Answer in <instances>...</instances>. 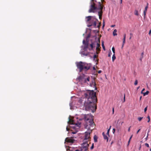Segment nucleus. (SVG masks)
Wrapping results in <instances>:
<instances>
[{"label":"nucleus","instance_id":"f257e3e1","mask_svg":"<svg viewBox=\"0 0 151 151\" xmlns=\"http://www.w3.org/2000/svg\"><path fill=\"white\" fill-rule=\"evenodd\" d=\"M83 109L86 111H91L94 113L96 109V103L97 101L96 93L92 91H88L84 93Z\"/></svg>","mask_w":151,"mask_h":151},{"label":"nucleus","instance_id":"f03ea898","mask_svg":"<svg viewBox=\"0 0 151 151\" xmlns=\"http://www.w3.org/2000/svg\"><path fill=\"white\" fill-rule=\"evenodd\" d=\"M83 119L86 121V124L85 125V127L88 129V132H86L85 133L84 138L83 140L90 141L91 139L90 133L91 132L92 130L93 129V128L95 124L93 122V119L92 118L91 116L89 114H84L83 115Z\"/></svg>","mask_w":151,"mask_h":151},{"label":"nucleus","instance_id":"7ed1b4c3","mask_svg":"<svg viewBox=\"0 0 151 151\" xmlns=\"http://www.w3.org/2000/svg\"><path fill=\"white\" fill-rule=\"evenodd\" d=\"M103 5L101 2H97L94 0H91L90 3V9L88 11L89 13H95L98 11L99 19H102Z\"/></svg>","mask_w":151,"mask_h":151},{"label":"nucleus","instance_id":"20e7f679","mask_svg":"<svg viewBox=\"0 0 151 151\" xmlns=\"http://www.w3.org/2000/svg\"><path fill=\"white\" fill-rule=\"evenodd\" d=\"M76 65L77 68L79 69L80 72H81L83 70L85 71L88 70L91 66L90 64H87L81 61L77 63Z\"/></svg>","mask_w":151,"mask_h":151},{"label":"nucleus","instance_id":"39448f33","mask_svg":"<svg viewBox=\"0 0 151 151\" xmlns=\"http://www.w3.org/2000/svg\"><path fill=\"white\" fill-rule=\"evenodd\" d=\"M90 77L85 75H83L82 76L78 77L77 79L80 82H82L84 83H88V82L90 81Z\"/></svg>","mask_w":151,"mask_h":151},{"label":"nucleus","instance_id":"423d86ee","mask_svg":"<svg viewBox=\"0 0 151 151\" xmlns=\"http://www.w3.org/2000/svg\"><path fill=\"white\" fill-rule=\"evenodd\" d=\"M83 143L82 144L81 149V151H88V147L89 144L90 143V141H84L83 140Z\"/></svg>","mask_w":151,"mask_h":151},{"label":"nucleus","instance_id":"0eeeda50","mask_svg":"<svg viewBox=\"0 0 151 151\" xmlns=\"http://www.w3.org/2000/svg\"><path fill=\"white\" fill-rule=\"evenodd\" d=\"M87 19V22H89L90 20L92 21L93 22L91 24V26H93L94 27H96V22L97 20L96 19L93 18V17L91 16H88L86 17Z\"/></svg>","mask_w":151,"mask_h":151},{"label":"nucleus","instance_id":"6e6552de","mask_svg":"<svg viewBox=\"0 0 151 151\" xmlns=\"http://www.w3.org/2000/svg\"><path fill=\"white\" fill-rule=\"evenodd\" d=\"M75 141V140L73 139V137H67L65 139V142L71 144L74 143Z\"/></svg>","mask_w":151,"mask_h":151},{"label":"nucleus","instance_id":"1a4fd4ad","mask_svg":"<svg viewBox=\"0 0 151 151\" xmlns=\"http://www.w3.org/2000/svg\"><path fill=\"white\" fill-rule=\"evenodd\" d=\"M83 44L84 45L83 47V50L85 51H86L87 48H88V42H86L85 40H83Z\"/></svg>","mask_w":151,"mask_h":151},{"label":"nucleus","instance_id":"9d476101","mask_svg":"<svg viewBox=\"0 0 151 151\" xmlns=\"http://www.w3.org/2000/svg\"><path fill=\"white\" fill-rule=\"evenodd\" d=\"M100 40H99V42H96V53L97 54H98L99 53V52L100 51Z\"/></svg>","mask_w":151,"mask_h":151},{"label":"nucleus","instance_id":"9b49d317","mask_svg":"<svg viewBox=\"0 0 151 151\" xmlns=\"http://www.w3.org/2000/svg\"><path fill=\"white\" fill-rule=\"evenodd\" d=\"M148 8V3H147V6L145 7V9H144V11L143 12V14L144 16V17H145L146 15V13L147 12V9Z\"/></svg>","mask_w":151,"mask_h":151},{"label":"nucleus","instance_id":"f8f14e48","mask_svg":"<svg viewBox=\"0 0 151 151\" xmlns=\"http://www.w3.org/2000/svg\"><path fill=\"white\" fill-rule=\"evenodd\" d=\"M86 51H83L81 52V54L85 56H87L89 54V52H86Z\"/></svg>","mask_w":151,"mask_h":151},{"label":"nucleus","instance_id":"ddd939ff","mask_svg":"<svg viewBox=\"0 0 151 151\" xmlns=\"http://www.w3.org/2000/svg\"><path fill=\"white\" fill-rule=\"evenodd\" d=\"M90 47L88 48V49L89 50H93V49L95 47V46H93V44H92L90 45Z\"/></svg>","mask_w":151,"mask_h":151},{"label":"nucleus","instance_id":"4468645a","mask_svg":"<svg viewBox=\"0 0 151 151\" xmlns=\"http://www.w3.org/2000/svg\"><path fill=\"white\" fill-rule=\"evenodd\" d=\"M90 84L91 86H94V87H96V84L95 82L94 79L93 80L91 83H90Z\"/></svg>","mask_w":151,"mask_h":151},{"label":"nucleus","instance_id":"2eb2a0df","mask_svg":"<svg viewBox=\"0 0 151 151\" xmlns=\"http://www.w3.org/2000/svg\"><path fill=\"white\" fill-rule=\"evenodd\" d=\"M102 135L103 136L104 138V139H106L107 140V142L108 140V137L105 134L104 132H103L102 133Z\"/></svg>","mask_w":151,"mask_h":151},{"label":"nucleus","instance_id":"dca6fc26","mask_svg":"<svg viewBox=\"0 0 151 151\" xmlns=\"http://www.w3.org/2000/svg\"><path fill=\"white\" fill-rule=\"evenodd\" d=\"M69 121L68 122V123L70 124H74V123H73L74 122H73V120L72 119H70V117H69Z\"/></svg>","mask_w":151,"mask_h":151},{"label":"nucleus","instance_id":"f3484780","mask_svg":"<svg viewBox=\"0 0 151 151\" xmlns=\"http://www.w3.org/2000/svg\"><path fill=\"white\" fill-rule=\"evenodd\" d=\"M97 138H98V137L96 135L94 136V137H93V139H94V142H97Z\"/></svg>","mask_w":151,"mask_h":151},{"label":"nucleus","instance_id":"a211bd4d","mask_svg":"<svg viewBox=\"0 0 151 151\" xmlns=\"http://www.w3.org/2000/svg\"><path fill=\"white\" fill-rule=\"evenodd\" d=\"M117 31L116 29H115L114 30V31L113 32V35L114 36H115L117 35V34L116 33Z\"/></svg>","mask_w":151,"mask_h":151},{"label":"nucleus","instance_id":"6ab92c4d","mask_svg":"<svg viewBox=\"0 0 151 151\" xmlns=\"http://www.w3.org/2000/svg\"><path fill=\"white\" fill-rule=\"evenodd\" d=\"M134 14L136 16H138L139 13L138 11L137 10H135L134 12Z\"/></svg>","mask_w":151,"mask_h":151},{"label":"nucleus","instance_id":"aec40b11","mask_svg":"<svg viewBox=\"0 0 151 151\" xmlns=\"http://www.w3.org/2000/svg\"><path fill=\"white\" fill-rule=\"evenodd\" d=\"M126 34H125L124 35V38L123 39V43L124 44L125 43V39H126Z\"/></svg>","mask_w":151,"mask_h":151},{"label":"nucleus","instance_id":"412c9836","mask_svg":"<svg viewBox=\"0 0 151 151\" xmlns=\"http://www.w3.org/2000/svg\"><path fill=\"white\" fill-rule=\"evenodd\" d=\"M116 59V57L115 56V54H114L112 57V60L113 61H114Z\"/></svg>","mask_w":151,"mask_h":151},{"label":"nucleus","instance_id":"4be33fe9","mask_svg":"<svg viewBox=\"0 0 151 151\" xmlns=\"http://www.w3.org/2000/svg\"><path fill=\"white\" fill-rule=\"evenodd\" d=\"M102 47H103L104 50H105V47L104 46V42H102Z\"/></svg>","mask_w":151,"mask_h":151},{"label":"nucleus","instance_id":"5701e85b","mask_svg":"<svg viewBox=\"0 0 151 151\" xmlns=\"http://www.w3.org/2000/svg\"><path fill=\"white\" fill-rule=\"evenodd\" d=\"M149 93V91H147L146 92H145V93H143V96H145V95L148 94Z\"/></svg>","mask_w":151,"mask_h":151},{"label":"nucleus","instance_id":"b1692460","mask_svg":"<svg viewBox=\"0 0 151 151\" xmlns=\"http://www.w3.org/2000/svg\"><path fill=\"white\" fill-rule=\"evenodd\" d=\"M147 118L148 119V121H147L148 122H149L150 121V118L149 116H147Z\"/></svg>","mask_w":151,"mask_h":151},{"label":"nucleus","instance_id":"393cba45","mask_svg":"<svg viewBox=\"0 0 151 151\" xmlns=\"http://www.w3.org/2000/svg\"><path fill=\"white\" fill-rule=\"evenodd\" d=\"M112 50L114 54H115V49L114 47H112Z\"/></svg>","mask_w":151,"mask_h":151},{"label":"nucleus","instance_id":"a878e982","mask_svg":"<svg viewBox=\"0 0 151 151\" xmlns=\"http://www.w3.org/2000/svg\"><path fill=\"white\" fill-rule=\"evenodd\" d=\"M137 83H138V81H137V80H135V81L134 84L135 85H137Z\"/></svg>","mask_w":151,"mask_h":151},{"label":"nucleus","instance_id":"bb28decb","mask_svg":"<svg viewBox=\"0 0 151 151\" xmlns=\"http://www.w3.org/2000/svg\"><path fill=\"white\" fill-rule=\"evenodd\" d=\"M142 118H143L142 117H138V120L139 121H140L142 119Z\"/></svg>","mask_w":151,"mask_h":151},{"label":"nucleus","instance_id":"cd10ccee","mask_svg":"<svg viewBox=\"0 0 151 151\" xmlns=\"http://www.w3.org/2000/svg\"><path fill=\"white\" fill-rule=\"evenodd\" d=\"M93 147H94V144H93V143L91 146V149L92 150L93 148Z\"/></svg>","mask_w":151,"mask_h":151},{"label":"nucleus","instance_id":"c85d7f7f","mask_svg":"<svg viewBox=\"0 0 151 151\" xmlns=\"http://www.w3.org/2000/svg\"><path fill=\"white\" fill-rule=\"evenodd\" d=\"M110 130L109 129H108L107 130V134L109 136V132Z\"/></svg>","mask_w":151,"mask_h":151},{"label":"nucleus","instance_id":"c756f323","mask_svg":"<svg viewBox=\"0 0 151 151\" xmlns=\"http://www.w3.org/2000/svg\"><path fill=\"white\" fill-rule=\"evenodd\" d=\"M143 55H144V52H142L141 54V57H142V58H143Z\"/></svg>","mask_w":151,"mask_h":151},{"label":"nucleus","instance_id":"7c9ffc66","mask_svg":"<svg viewBox=\"0 0 151 151\" xmlns=\"http://www.w3.org/2000/svg\"><path fill=\"white\" fill-rule=\"evenodd\" d=\"M97 55H96L95 54V55H93V58L94 59H95V58H97Z\"/></svg>","mask_w":151,"mask_h":151},{"label":"nucleus","instance_id":"2f4dec72","mask_svg":"<svg viewBox=\"0 0 151 151\" xmlns=\"http://www.w3.org/2000/svg\"><path fill=\"white\" fill-rule=\"evenodd\" d=\"M145 146H146V147H149V145L147 143H145Z\"/></svg>","mask_w":151,"mask_h":151},{"label":"nucleus","instance_id":"473e14b6","mask_svg":"<svg viewBox=\"0 0 151 151\" xmlns=\"http://www.w3.org/2000/svg\"><path fill=\"white\" fill-rule=\"evenodd\" d=\"M147 106L146 107L145 109H144V112H145L146 111H147Z\"/></svg>","mask_w":151,"mask_h":151},{"label":"nucleus","instance_id":"72a5a7b5","mask_svg":"<svg viewBox=\"0 0 151 151\" xmlns=\"http://www.w3.org/2000/svg\"><path fill=\"white\" fill-rule=\"evenodd\" d=\"M96 42H94L92 43V44H93V46H95V45L96 44Z\"/></svg>","mask_w":151,"mask_h":151},{"label":"nucleus","instance_id":"f704fd0d","mask_svg":"<svg viewBox=\"0 0 151 151\" xmlns=\"http://www.w3.org/2000/svg\"><path fill=\"white\" fill-rule=\"evenodd\" d=\"M111 53H109V54H108V57H110L111 56Z\"/></svg>","mask_w":151,"mask_h":151},{"label":"nucleus","instance_id":"c9c22d12","mask_svg":"<svg viewBox=\"0 0 151 151\" xmlns=\"http://www.w3.org/2000/svg\"><path fill=\"white\" fill-rule=\"evenodd\" d=\"M114 112V108L113 107L112 108V114H113Z\"/></svg>","mask_w":151,"mask_h":151},{"label":"nucleus","instance_id":"e433bc0d","mask_svg":"<svg viewBox=\"0 0 151 151\" xmlns=\"http://www.w3.org/2000/svg\"><path fill=\"white\" fill-rule=\"evenodd\" d=\"M131 126H130L129 128H128V131L129 132L130 131V128L131 127Z\"/></svg>","mask_w":151,"mask_h":151},{"label":"nucleus","instance_id":"4c0bfd02","mask_svg":"<svg viewBox=\"0 0 151 151\" xmlns=\"http://www.w3.org/2000/svg\"><path fill=\"white\" fill-rule=\"evenodd\" d=\"M113 133L114 134L115 131V129L114 128L113 129Z\"/></svg>","mask_w":151,"mask_h":151},{"label":"nucleus","instance_id":"58836bf2","mask_svg":"<svg viewBox=\"0 0 151 151\" xmlns=\"http://www.w3.org/2000/svg\"><path fill=\"white\" fill-rule=\"evenodd\" d=\"M125 94H124V102H125Z\"/></svg>","mask_w":151,"mask_h":151},{"label":"nucleus","instance_id":"ea45409f","mask_svg":"<svg viewBox=\"0 0 151 151\" xmlns=\"http://www.w3.org/2000/svg\"><path fill=\"white\" fill-rule=\"evenodd\" d=\"M151 34V29L150 30L149 33V34L150 35Z\"/></svg>","mask_w":151,"mask_h":151},{"label":"nucleus","instance_id":"a19ab883","mask_svg":"<svg viewBox=\"0 0 151 151\" xmlns=\"http://www.w3.org/2000/svg\"><path fill=\"white\" fill-rule=\"evenodd\" d=\"M101 70H99L98 71V73H101Z\"/></svg>","mask_w":151,"mask_h":151},{"label":"nucleus","instance_id":"79ce46f5","mask_svg":"<svg viewBox=\"0 0 151 151\" xmlns=\"http://www.w3.org/2000/svg\"><path fill=\"white\" fill-rule=\"evenodd\" d=\"M140 130V129H139L137 132V134H138Z\"/></svg>","mask_w":151,"mask_h":151},{"label":"nucleus","instance_id":"37998d69","mask_svg":"<svg viewBox=\"0 0 151 151\" xmlns=\"http://www.w3.org/2000/svg\"><path fill=\"white\" fill-rule=\"evenodd\" d=\"M132 136H133V135H132L131 136V137H130V138H129V139H130H130H131V138H132Z\"/></svg>","mask_w":151,"mask_h":151},{"label":"nucleus","instance_id":"c03bdc74","mask_svg":"<svg viewBox=\"0 0 151 151\" xmlns=\"http://www.w3.org/2000/svg\"><path fill=\"white\" fill-rule=\"evenodd\" d=\"M115 26V25H112L111 26V27H114Z\"/></svg>","mask_w":151,"mask_h":151},{"label":"nucleus","instance_id":"a18cd8bd","mask_svg":"<svg viewBox=\"0 0 151 151\" xmlns=\"http://www.w3.org/2000/svg\"><path fill=\"white\" fill-rule=\"evenodd\" d=\"M76 133V132H72V133H73V134H75Z\"/></svg>","mask_w":151,"mask_h":151},{"label":"nucleus","instance_id":"49530a36","mask_svg":"<svg viewBox=\"0 0 151 151\" xmlns=\"http://www.w3.org/2000/svg\"><path fill=\"white\" fill-rule=\"evenodd\" d=\"M145 88H144L142 89V91H144L145 90Z\"/></svg>","mask_w":151,"mask_h":151},{"label":"nucleus","instance_id":"de8ad7c7","mask_svg":"<svg viewBox=\"0 0 151 151\" xmlns=\"http://www.w3.org/2000/svg\"><path fill=\"white\" fill-rule=\"evenodd\" d=\"M66 130L67 131H68L69 130V129L68 128V127H66Z\"/></svg>","mask_w":151,"mask_h":151},{"label":"nucleus","instance_id":"09e8293b","mask_svg":"<svg viewBox=\"0 0 151 151\" xmlns=\"http://www.w3.org/2000/svg\"><path fill=\"white\" fill-rule=\"evenodd\" d=\"M101 1L102 3H103L104 2V0H101Z\"/></svg>","mask_w":151,"mask_h":151},{"label":"nucleus","instance_id":"8fccbe9b","mask_svg":"<svg viewBox=\"0 0 151 151\" xmlns=\"http://www.w3.org/2000/svg\"><path fill=\"white\" fill-rule=\"evenodd\" d=\"M142 98V96H141L140 97V98H139V100H140L141 99V98Z\"/></svg>","mask_w":151,"mask_h":151},{"label":"nucleus","instance_id":"3c124183","mask_svg":"<svg viewBox=\"0 0 151 151\" xmlns=\"http://www.w3.org/2000/svg\"><path fill=\"white\" fill-rule=\"evenodd\" d=\"M122 0H120V3L121 4H122Z\"/></svg>","mask_w":151,"mask_h":151},{"label":"nucleus","instance_id":"603ef678","mask_svg":"<svg viewBox=\"0 0 151 151\" xmlns=\"http://www.w3.org/2000/svg\"><path fill=\"white\" fill-rule=\"evenodd\" d=\"M148 135H147V136L146 138H145L146 140H147V139L148 138Z\"/></svg>","mask_w":151,"mask_h":151},{"label":"nucleus","instance_id":"864d4df0","mask_svg":"<svg viewBox=\"0 0 151 151\" xmlns=\"http://www.w3.org/2000/svg\"><path fill=\"white\" fill-rule=\"evenodd\" d=\"M142 57H141L140 59V61H142Z\"/></svg>","mask_w":151,"mask_h":151},{"label":"nucleus","instance_id":"5fc2aeb1","mask_svg":"<svg viewBox=\"0 0 151 151\" xmlns=\"http://www.w3.org/2000/svg\"><path fill=\"white\" fill-rule=\"evenodd\" d=\"M111 126H110V127H109V130H110V129H111Z\"/></svg>","mask_w":151,"mask_h":151},{"label":"nucleus","instance_id":"6e6d98bb","mask_svg":"<svg viewBox=\"0 0 151 151\" xmlns=\"http://www.w3.org/2000/svg\"><path fill=\"white\" fill-rule=\"evenodd\" d=\"M130 140L129 139V141H128V144H129V143Z\"/></svg>","mask_w":151,"mask_h":151},{"label":"nucleus","instance_id":"4d7b16f0","mask_svg":"<svg viewBox=\"0 0 151 151\" xmlns=\"http://www.w3.org/2000/svg\"><path fill=\"white\" fill-rule=\"evenodd\" d=\"M143 91H142L141 92V93L143 94V93H143Z\"/></svg>","mask_w":151,"mask_h":151},{"label":"nucleus","instance_id":"13d9d810","mask_svg":"<svg viewBox=\"0 0 151 151\" xmlns=\"http://www.w3.org/2000/svg\"><path fill=\"white\" fill-rule=\"evenodd\" d=\"M139 88V86L137 88V89H138Z\"/></svg>","mask_w":151,"mask_h":151},{"label":"nucleus","instance_id":"bf43d9fd","mask_svg":"<svg viewBox=\"0 0 151 151\" xmlns=\"http://www.w3.org/2000/svg\"><path fill=\"white\" fill-rule=\"evenodd\" d=\"M104 23H103V27H104Z\"/></svg>","mask_w":151,"mask_h":151},{"label":"nucleus","instance_id":"052dcab7","mask_svg":"<svg viewBox=\"0 0 151 151\" xmlns=\"http://www.w3.org/2000/svg\"><path fill=\"white\" fill-rule=\"evenodd\" d=\"M100 27V26H99V25H98V27Z\"/></svg>","mask_w":151,"mask_h":151},{"label":"nucleus","instance_id":"680f3d73","mask_svg":"<svg viewBox=\"0 0 151 151\" xmlns=\"http://www.w3.org/2000/svg\"><path fill=\"white\" fill-rule=\"evenodd\" d=\"M148 135H149L148 133H147V135H148Z\"/></svg>","mask_w":151,"mask_h":151},{"label":"nucleus","instance_id":"e2e57ef3","mask_svg":"<svg viewBox=\"0 0 151 151\" xmlns=\"http://www.w3.org/2000/svg\"><path fill=\"white\" fill-rule=\"evenodd\" d=\"M150 132V130H149L148 132V133H149V132Z\"/></svg>","mask_w":151,"mask_h":151},{"label":"nucleus","instance_id":"0e129e2a","mask_svg":"<svg viewBox=\"0 0 151 151\" xmlns=\"http://www.w3.org/2000/svg\"><path fill=\"white\" fill-rule=\"evenodd\" d=\"M131 37H130L129 39H131Z\"/></svg>","mask_w":151,"mask_h":151},{"label":"nucleus","instance_id":"69168bd1","mask_svg":"<svg viewBox=\"0 0 151 151\" xmlns=\"http://www.w3.org/2000/svg\"><path fill=\"white\" fill-rule=\"evenodd\" d=\"M150 151H151V149H150Z\"/></svg>","mask_w":151,"mask_h":151},{"label":"nucleus","instance_id":"338daca9","mask_svg":"<svg viewBox=\"0 0 151 151\" xmlns=\"http://www.w3.org/2000/svg\"><path fill=\"white\" fill-rule=\"evenodd\" d=\"M130 35H131L132 34V33H130Z\"/></svg>","mask_w":151,"mask_h":151}]
</instances>
